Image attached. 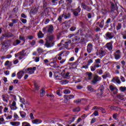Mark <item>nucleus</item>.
I'll use <instances>...</instances> for the list:
<instances>
[{"label":"nucleus","instance_id":"43","mask_svg":"<svg viewBox=\"0 0 126 126\" xmlns=\"http://www.w3.org/2000/svg\"><path fill=\"white\" fill-rule=\"evenodd\" d=\"M22 126H30V124L27 122H23L22 123Z\"/></svg>","mask_w":126,"mask_h":126},{"label":"nucleus","instance_id":"54","mask_svg":"<svg viewBox=\"0 0 126 126\" xmlns=\"http://www.w3.org/2000/svg\"><path fill=\"white\" fill-rule=\"evenodd\" d=\"M95 70L96 68L94 65L93 66H91V70H92V71H95Z\"/></svg>","mask_w":126,"mask_h":126},{"label":"nucleus","instance_id":"53","mask_svg":"<svg viewBox=\"0 0 126 126\" xmlns=\"http://www.w3.org/2000/svg\"><path fill=\"white\" fill-rule=\"evenodd\" d=\"M99 110L100 111H101L102 112V113H103V114L106 113V111L105 110V109H104L103 108H101V107H100L99 108Z\"/></svg>","mask_w":126,"mask_h":126},{"label":"nucleus","instance_id":"13","mask_svg":"<svg viewBox=\"0 0 126 126\" xmlns=\"http://www.w3.org/2000/svg\"><path fill=\"white\" fill-rule=\"evenodd\" d=\"M109 89H110L111 91H112L114 94H117L118 93V89L117 88L114 87L113 86H110Z\"/></svg>","mask_w":126,"mask_h":126},{"label":"nucleus","instance_id":"35","mask_svg":"<svg viewBox=\"0 0 126 126\" xmlns=\"http://www.w3.org/2000/svg\"><path fill=\"white\" fill-rule=\"evenodd\" d=\"M104 20H101L99 24V27H100V28H103L104 27Z\"/></svg>","mask_w":126,"mask_h":126},{"label":"nucleus","instance_id":"50","mask_svg":"<svg viewBox=\"0 0 126 126\" xmlns=\"http://www.w3.org/2000/svg\"><path fill=\"white\" fill-rule=\"evenodd\" d=\"M113 118L114 120H118V114L115 113L113 114Z\"/></svg>","mask_w":126,"mask_h":126},{"label":"nucleus","instance_id":"45","mask_svg":"<svg viewBox=\"0 0 126 126\" xmlns=\"http://www.w3.org/2000/svg\"><path fill=\"white\" fill-rule=\"evenodd\" d=\"M80 111V107H78L73 109V111L74 112H79Z\"/></svg>","mask_w":126,"mask_h":126},{"label":"nucleus","instance_id":"42","mask_svg":"<svg viewBox=\"0 0 126 126\" xmlns=\"http://www.w3.org/2000/svg\"><path fill=\"white\" fill-rule=\"evenodd\" d=\"M110 109H111V110H116V111H119V107L117 106H111Z\"/></svg>","mask_w":126,"mask_h":126},{"label":"nucleus","instance_id":"22","mask_svg":"<svg viewBox=\"0 0 126 126\" xmlns=\"http://www.w3.org/2000/svg\"><path fill=\"white\" fill-rule=\"evenodd\" d=\"M46 94V92L45 91V88H42L40 90V97H43V96Z\"/></svg>","mask_w":126,"mask_h":126},{"label":"nucleus","instance_id":"56","mask_svg":"<svg viewBox=\"0 0 126 126\" xmlns=\"http://www.w3.org/2000/svg\"><path fill=\"white\" fill-rule=\"evenodd\" d=\"M76 29V27H71L70 29V31H75V30Z\"/></svg>","mask_w":126,"mask_h":126},{"label":"nucleus","instance_id":"51","mask_svg":"<svg viewBox=\"0 0 126 126\" xmlns=\"http://www.w3.org/2000/svg\"><path fill=\"white\" fill-rule=\"evenodd\" d=\"M14 118L15 120H17V119H19V117H18V115L16 113L14 114Z\"/></svg>","mask_w":126,"mask_h":126},{"label":"nucleus","instance_id":"7","mask_svg":"<svg viewBox=\"0 0 126 126\" xmlns=\"http://www.w3.org/2000/svg\"><path fill=\"white\" fill-rule=\"evenodd\" d=\"M114 36L113 32H108L105 34L106 40H111V39H113V38H114Z\"/></svg>","mask_w":126,"mask_h":126},{"label":"nucleus","instance_id":"25","mask_svg":"<svg viewBox=\"0 0 126 126\" xmlns=\"http://www.w3.org/2000/svg\"><path fill=\"white\" fill-rule=\"evenodd\" d=\"M5 66H11L12 65V63L10 62L9 61H7L5 62L4 63Z\"/></svg>","mask_w":126,"mask_h":126},{"label":"nucleus","instance_id":"58","mask_svg":"<svg viewBox=\"0 0 126 126\" xmlns=\"http://www.w3.org/2000/svg\"><path fill=\"white\" fill-rule=\"evenodd\" d=\"M95 122H96V118H93L91 121V124H94Z\"/></svg>","mask_w":126,"mask_h":126},{"label":"nucleus","instance_id":"11","mask_svg":"<svg viewBox=\"0 0 126 126\" xmlns=\"http://www.w3.org/2000/svg\"><path fill=\"white\" fill-rule=\"evenodd\" d=\"M107 50L109 51L113 50V44L111 42H108L105 45Z\"/></svg>","mask_w":126,"mask_h":126},{"label":"nucleus","instance_id":"34","mask_svg":"<svg viewBox=\"0 0 126 126\" xmlns=\"http://www.w3.org/2000/svg\"><path fill=\"white\" fill-rule=\"evenodd\" d=\"M102 78L104 79H106V78H107V77H108V76H109V73L108 72H105L104 73V75H103L102 76Z\"/></svg>","mask_w":126,"mask_h":126},{"label":"nucleus","instance_id":"26","mask_svg":"<svg viewBox=\"0 0 126 126\" xmlns=\"http://www.w3.org/2000/svg\"><path fill=\"white\" fill-rule=\"evenodd\" d=\"M71 41L70 40H69L68 41H63V40H62L61 43L62 45H64V46H67L69 44H70V42Z\"/></svg>","mask_w":126,"mask_h":126},{"label":"nucleus","instance_id":"15","mask_svg":"<svg viewBox=\"0 0 126 126\" xmlns=\"http://www.w3.org/2000/svg\"><path fill=\"white\" fill-rule=\"evenodd\" d=\"M62 15L63 16V17L64 18V19H68V18H70V13H65L64 12Z\"/></svg>","mask_w":126,"mask_h":126},{"label":"nucleus","instance_id":"17","mask_svg":"<svg viewBox=\"0 0 126 126\" xmlns=\"http://www.w3.org/2000/svg\"><path fill=\"white\" fill-rule=\"evenodd\" d=\"M81 11V9H80V6H78L75 11H74L73 14L75 16H78V13Z\"/></svg>","mask_w":126,"mask_h":126},{"label":"nucleus","instance_id":"4","mask_svg":"<svg viewBox=\"0 0 126 126\" xmlns=\"http://www.w3.org/2000/svg\"><path fill=\"white\" fill-rule=\"evenodd\" d=\"M102 80V78L98 76V75H95L94 77V79L91 81V83L92 84H96L98 81H101Z\"/></svg>","mask_w":126,"mask_h":126},{"label":"nucleus","instance_id":"8","mask_svg":"<svg viewBox=\"0 0 126 126\" xmlns=\"http://www.w3.org/2000/svg\"><path fill=\"white\" fill-rule=\"evenodd\" d=\"M9 97H10V96L8 94H2V100L5 103H8V101H9Z\"/></svg>","mask_w":126,"mask_h":126},{"label":"nucleus","instance_id":"2","mask_svg":"<svg viewBox=\"0 0 126 126\" xmlns=\"http://www.w3.org/2000/svg\"><path fill=\"white\" fill-rule=\"evenodd\" d=\"M26 50H23L22 51L19 52V53L15 54V58L19 57L18 59L20 60L24 59V57L26 56V53H25Z\"/></svg>","mask_w":126,"mask_h":126},{"label":"nucleus","instance_id":"48","mask_svg":"<svg viewBox=\"0 0 126 126\" xmlns=\"http://www.w3.org/2000/svg\"><path fill=\"white\" fill-rule=\"evenodd\" d=\"M63 93L64 94H69V93H70V91L69 90H65L63 91Z\"/></svg>","mask_w":126,"mask_h":126},{"label":"nucleus","instance_id":"6","mask_svg":"<svg viewBox=\"0 0 126 126\" xmlns=\"http://www.w3.org/2000/svg\"><path fill=\"white\" fill-rule=\"evenodd\" d=\"M35 70H36V67H29L25 69L26 73H28L29 74H34Z\"/></svg>","mask_w":126,"mask_h":126},{"label":"nucleus","instance_id":"63","mask_svg":"<svg viewBox=\"0 0 126 126\" xmlns=\"http://www.w3.org/2000/svg\"><path fill=\"white\" fill-rule=\"evenodd\" d=\"M4 74H5L6 75H9V71H8V70L4 71Z\"/></svg>","mask_w":126,"mask_h":126},{"label":"nucleus","instance_id":"61","mask_svg":"<svg viewBox=\"0 0 126 126\" xmlns=\"http://www.w3.org/2000/svg\"><path fill=\"white\" fill-rule=\"evenodd\" d=\"M8 111V108L7 107H4L3 109L4 113H7V111Z\"/></svg>","mask_w":126,"mask_h":126},{"label":"nucleus","instance_id":"30","mask_svg":"<svg viewBox=\"0 0 126 126\" xmlns=\"http://www.w3.org/2000/svg\"><path fill=\"white\" fill-rule=\"evenodd\" d=\"M20 43H21V41L18 39L15 40L13 45V46H17V45H19V44H20Z\"/></svg>","mask_w":126,"mask_h":126},{"label":"nucleus","instance_id":"47","mask_svg":"<svg viewBox=\"0 0 126 126\" xmlns=\"http://www.w3.org/2000/svg\"><path fill=\"white\" fill-rule=\"evenodd\" d=\"M31 46H34L36 44V40H33L32 41H30Z\"/></svg>","mask_w":126,"mask_h":126},{"label":"nucleus","instance_id":"12","mask_svg":"<svg viewBox=\"0 0 126 126\" xmlns=\"http://www.w3.org/2000/svg\"><path fill=\"white\" fill-rule=\"evenodd\" d=\"M82 6L84 8V9H86L87 11H90V10L92 9V8L91 7L87 6L84 3H82Z\"/></svg>","mask_w":126,"mask_h":126},{"label":"nucleus","instance_id":"27","mask_svg":"<svg viewBox=\"0 0 126 126\" xmlns=\"http://www.w3.org/2000/svg\"><path fill=\"white\" fill-rule=\"evenodd\" d=\"M124 11L120 13L121 16H122L124 18H126V10L124 9Z\"/></svg>","mask_w":126,"mask_h":126},{"label":"nucleus","instance_id":"20","mask_svg":"<svg viewBox=\"0 0 126 126\" xmlns=\"http://www.w3.org/2000/svg\"><path fill=\"white\" fill-rule=\"evenodd\" d=\"M56 39L55 34H51L48 36V39L50 42H54V40Z\"/></svg>","mask_w":126,"mask_h":126},{"label":"nucleus","instance_id":"5","mask_svg":"<svg viewBox=\"0 0 126 126\" xmlns=\"http://www.w3.org/2000/svg\"><path fill=\"white\" fill-rule=\"evenodd\" d=\"M55 42L56 41H50L49 40H46L44 44V46L46 47V48H52L55 46Z\"/></svg>","mask_w":126,"mask_h":126},{"label":"nucleus","instance_id":"62","mask_svg":"<svg viewBox=\"0 0 126 126\" xmlns=\"http://www.w3.org/2000/svg\"><path fill=\"white\" fill-rule=\"evenodd\" d=\"M2 110H3V107L0 106V114H2Z\"/></svg>","mask_w":126,"mask_h":126},{"label":"nucleus","instance_id":"19","mask_svg":"<svg viewBox=\"0 0 126 126\" xmlns=\"http://www.w3.org/2000/svg\"><path fill=\"white\" fill-rule=\"evenodd\" d=\"M37 12H38V8L34 7L30 11V14H36Z\"/></svg>","mask_w":126,"mask_h":126},{"label":"nucleus","instance_id":"18","mask_svg":"<svg viewBox=\"0 0 126 126\" xmlns=\"http://www.w3.org/2000/svg\"><path fill=\"white\" fill-rule=\"evenodd\" d=\"M98 55H99L100 57H104V56L106 55V51H104L103 48H101L98 51Z\"/></svg>","mask_w":126,"mask_h":126},{"label":"nucleus","instance_id":"49","mask_svg":"<svg viewBox=\"0 0 126 126\" xmlns=\"http://www.w3.org/2000/svg\"><path fill=\"white\" fill-rule=\"evenodd\" d=\"M76 119V117H74L72 118V120H69L68 121V123L69 124H71V123H72V122H74V121H75V119Z\"/></svg>","mask_w":126,"mask_h":126},{"label":"nucleus","instance_id":"55","mask_svg":"<svg viewBox=\"0 0 126 126\" xmlns=\"http://www.w3.org/2000/svg\"><path fill=\"white\" fill-rule=\"evenodd\" d=\"M20 20H21V21H22V22L23 23H27V20H26V19L21 18Z\"/></svg>","mask_w":126,"mask_h":126},{"label":"nucleus","instance_id":"46","mask_svg":"<svg viewBox=\"0 0 126 126\" xmlns=\"http://www.w3.org/2000/svg\"><path fill=\"white\" fill-rule=\"evenodd\" d=\"M19 39H20V40H21L22 41H23L24 43H25V41H26L25 37H24V36H19Z\"/></svg>","mask_w":126,"mask_h":126},{"label":"nucleus","instance_id":"37","mask_svg":"<svg viewBox=\"0 0 126 126\" xmlns=\"http://www.w3.org/2000/svg\"><path fill=\"white\" fill-rule=\"evenodd\" d=\"M20 100L21 103H22V104H24V105H25V104H26V101H25V99L24 98L20 97Z\"/></svg>","mask_w":126,"mask_h":126},{"label":"nucleus","instance_id":"38","mask_svg":"<svg viewBox=\"0 0 126 126\" xmlns=\"http://www.w3.org/2000/svg\"><path fill=\"white\" fill-rule=\"evenodd\" d=\"M63 15H61L58 17V20L59 21V22H62L63 21Z\"/></svg>","mask_w":126,"mask_h":126},{"label":"nucleus","instance_id":"10","mask_svg":"<svg viewBox=\"0 0 126 126\" xmlns=\"http://www.w3.org/2000/svg\"><path fill=\"white\" fill-rule=\"evenodd\" d=\"M112 82H113L114 83H118V84H121V80H120V78L116 77H114L112 80Z\"/></svg>","mask_w":126,"mask_h":126},{"label":"nucleus","instance_id":"9","mask_svg":"<svg viewBox=\"0 0 126 126\" xmlns=\"http://www.w3.org/2000/svg\"><path fill=\"white\" fill-rule=\"evenodd\" d=\"M92 50H93V45L90 43L87 45V51L89 54H90L92 52Z\"/></svg>","mask_w":126,"mask_h":126},{"label":"nucleus","instance_id":"39","mask_svg":"<svg viewBox=\"0 0 126 126\" xmlns=\"http://www.w3.org/2000/svg\"><path fill=\"white\" fill-rule=\"evenodd\" d=\"M80 43H81V44H86V39H85L84 38L81 39L80 40Z\"/></svg>","mask_w":126,"mask_h":126},{"label":"nucleus","instance_id":"31","mask_svg":"<svg viewBox=\"0 0 126 126\" xmlns=\"http://www.w3.org/2000/svg\"><path fill=\"white\" fill-rule=\"evenodd\" d=\"M64 103H67V101H66L70 100L69 99V95H64Z\"/></svg>","mask_w":126,"mask_h":126},{"label":"nucleus","instance_id":"32","mask_svg":"<svg viewBox=\"0 0 126 126\" xmlns=\"http://www.w3.org/2000/svg\"><path fill=\"white\" fill-rule=\"evenodd\" d=\"M3 36H4V37H5V38H8L9 37H12L13 35H12L11 33H10V34L9 35V33H6L3 34Z\"/></svg>","mask_w":126,"mask_h":126},{"label":"nucleus","instance_id":"36","mask_svg":"<svg viewBox=\"0 0 126 126\" xmlns=\"http://www.w3.org/2000/svg\"><path fill=\"white\" fill-rule=\"evenodd\" d=\"M122 29V24L121 23H118L117 26L116 27V30H120Z\"/></svg>","mask_w":126,"mask_h":126},{"label":"nucleus","instance_id":"60","mask_svg":"<svg viewBox=\"0 0 126 126\" xmlns=\"http://www.w3.org/2000/svg\"><path fill=\"white\" fill-rule=\"evenodd\" d=\"M74 103H76V104H79L80 102H81V100L80 99H77L76 100L74 101Z\"/></svg>","mask_w":126,"mask_h":126},{"label":"nucleus","instance_id":"16","mask_svg":"<svg viewBox=\"0 0 126 126\" xmlns=\"http://www.w3.org/2000/svg\"><path fill=\"white\" fill-rule=\"evenodd\" d=\"M24 75V71H20L17 74V76L19 79H21L22 77Z\"/></svg>","mask_w":126,"mask_h":126},{"label":"nucleus","instance_id":"52","mask_svg":"<svg viewBox=\"0 0 126 126\" xmlns=\"http://www.w3.org/2000/svg\"><path fill=\"white\" fill-rule=\"evenodd\" d=\"M96 63H101V60L100 59H97L95 60Z\"/></svg>","mask_w":126,"mask_h":126},{"label":"nucleus","instance_id":"3","mask_svg":"<svg viewBox=\"0 0 126 126\" xmlns=\"http://www.w3.org/2000/svg\"><path fill=\"white\" fill-rule=\"evenodd\" d=\"M114 11H115L114 17H116V16H117V11H118V6L117 5V4H115L113 2H112L110 13H114Z\"/></svg>","mask_w":126,"mask_h":126},{"label":"nucleus","instance_id":"57","mask_svg":"<svg viewBox=\"0 0 126 126\" xmlns=\"http://www.w3.org/2000/svg\"><path fill=\"white\" fill-rule=\"evenodd\" d=\"M93 115H94V116H95V117H96L97 116H99V112H98V111H95L94 112Z\"/></svg>","mask_w":126,"mask_h":126},{"label":"nucleus","instance_id":"14","mask_svg":"<svg viewBox=\"0 0 126 126\" xmlns=\"http://www.w3.org/2000/svg\"><path fill=\"white\" fill-rule=\"evenodd\" d=\"M32 123L33 125H39V124H41L42 120L40 119H36L35 120L32 121Z\"/></svg>","mask_w":126,"mask_h":126},{"label":"nucleus","instance_id":"64","mask_svg":"<svg viewBox=\"0 0 126 126\" xmlns=\"http://www.w3.org/2000/svg\"><path fill=\"white\" fill-rule=\"evenodd\" d=\"M49 22H50V19H46L45 21L44 22V23L45 24H48V23H49Z\"/></svg>","mask_w":126,"mask_h":126},{"label":"nucleus","instance_id":"23","mask_svg":"<svg viewBox=\"0 0 126 126\" xmlns=\"http://www.w3.org/2000/svg\"><path fill=\"white\" fill-rule=\"evenodd\" d=\"M114 55L115 60H120V58H122V54H115Z\"/></svg>","mask_w":126,"mask_h":126},{"label":"nucleus","instance_id":"59","mask_svg":"<svg viewBox=\"0 0 126 126\" xmlns=\"http://www.w3.org/2000/svg\"><path fill=\"white\" fill-rule=\"evenodd\" d=\"M28 38L29 40H33V39H34V36L33 35H29L28 36Z\"/></svg>","mask_w":126,"mask_h":126},{"label":"nucleus","instance_id":"41","mask_svg":"<svg viewBox=\"0 0 126 126\" xmlns=\"http://www.w3.org/2000/svg\"><path fill=\"white\" fill-rule=\"evenodd\" d=\"M30 118L31 120H35V117H34V114H33L32 113H31L30 114Z\"/></svg>","mask_w":126,"mask_h":126},{"label":"nucleus","instance_id":"44","mask_svg":"<svg viewBox=\"0 0 126 126\" xmlns=\"http://www.w3.org/2000/svg\"><path fill=\"white\" fill-rule=\"evenodd\" d=\"M120 91H122V92H124V91H126V87H121L120 88Z\"/></svg>","mask_w":126,"mask_h":126},{"label":"nucleus","instance_id":"21","mask_svg":"<svg viewBox=\"0 0 126 126\" xmlns=\"http://www.w3.org/2000/svg\"><path fill=\"white\" fill-rule=\"evenodd\" d=\"M10 125L13 126H20V122H11Z\"/></svg>","mask_w":126,"mask_h":126},{"label":"nucleus","instance_id":"28","mask_svg":"<svg viewBox=\"0 0 126 126\" xmlns=\"http://www.w3.org/2000/svg\"><path fill=\"white\" fill-rule=\"evenodd\" d=\"M87 74L88 79L89 80H91V79H92V75H93L92 73L87 72Z\"/></svg>","mask_w":126,"mask_h":126},{"label":"nucleus","instance_id":"29","mask_svg":"<svg viewBox=\"0 0 126 126\" xmlns=\"http://www.w3.org/2000/svg\"><path fill=\"white\" fill-rule=\"evenodd\" d=\"M20 114L21 117L23 118H25L27 116L26 113H25L24 111H20Z\"/></svg>","mask_w":126,"mask_h":126},{"label":"nucleus","instance_id":"40","mask_svg":"<svg viewBox=\"0 0 126 126\" xmlns=\"http://www.w3.org/2000/svg\"><path fill=\"white\" fill-rule=\"evenodd\" d=\"M87 89L89 91H90V92H93V88H92V86H89L87 87Z\"/></svg>","mask_w":126,"mask_h":126},{"label":"nucleus","instance_id":"1","mask_svg":"<svg viewBox=\"0 0 126 126\" xmlns=\"http://www.w3.org/2000/svg\"><path fill=\"white\" fill-rule=\"evenodd\" d=\"M42 32H43L44 34H47V33L52 34L54 32V26L52 25H49L43 28Z\"/></svg>","mask_w":126,"mask_h":126},{"label":"nucleus","instance_id":"33","mask_svg":"<svg viewBox=\"0 0 126 126\" xmlns=\"http://www.w3.org/2000/svg\"><path fill=\"white\" fill-rule=\"evenodd\" d=\"M37 51L39 54H42V53L44 52V50L42 49L41 48H38L37 49Z\"/></svg>","mask_w":126,"mask_h":126},{"label":"nucleus","instance_id":"24","mask_svg":"<svg viewBox=\"0 0 126 126\" xmlns=\"http://www.w3.org/2000/svg\"><path fill=\"white\" fill-rule=\"evenodd\" d=\"M37 36L38 38H43L44 37V33L41 31H39L38 33H37Z\"/></svg>","mask_w":126,"mask_h":126}]
</instances>
